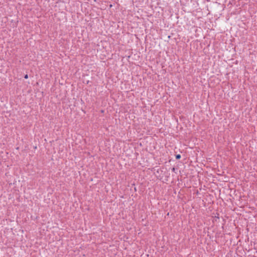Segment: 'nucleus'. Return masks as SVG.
<instances>
[{"instance_id":"f03ea898","label":"nucleus","mask_w":257,"mask_h":257,"mask_svg":"<svg viewBox=\"0 0 257 257\" xmlns=\"http://www.w3.org/2000/svg\"><path fill=\"white\" fill-rule=\"evenodd\" d=\"M24 78H25V79H27V78H28V75L27 74L25 75V76H24Z\"/></svg>"},{"instance_id":"f257e3e1","label":"nucleus","mask_w":257,"mask_h":257,"mask_svg":"<svg viewBox=\"0 0 257 257\" xmlns=\"http://www.w3.org/2000/svg\"><path fill=\"white\" fill-rule=\"evenodd\" d=\"M181 158V155L180 154H178L176 156V159H180Z\"/></svg>"}]
</instances>
